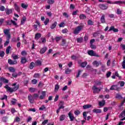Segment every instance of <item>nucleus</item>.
Wrapping results in <instances>:
<instances>
[{"label": "nucleus", "mask_w": 125, "mask_h": 125, "mask_svg": "<svg viewBox=\"0 0 125 125\" xmlns=\"http://www.w3.org/2000/svg\"><path fill=\"white\" fill-rule=\"evenodd\" d=\"M17 84V83H14L12 84V86H15L14 87H10L8 86V84H6L5 86H4V88H5L8 92H10V93H12V92H14L16 91V90H18L19 89V84Z\"/></svg>", "instance_id": "obj_1"}, {"label": "nucleus", "mask_w": 125, "mask_h": 125, "mask_svg": "<svg viewBox=\"0 0 125 125\" xmlns=\"http://www.w3.org/2000/svg\"><path fill=\"white\" fill-rule=\"evenodd\" d=\"M3 32L4 34H5V35H6L7 39V40L4 43V46H7V45H8V43H9V40H10L11 36L10 35V34L9 33V30L5 29L3 30Z\"/></svg>", "instance_id": "obj_2"}, {"label": "nucleus", "mask_w": 125, "mask_h": 125, "mask_svg": "<svg viewBox=\"0 0 125 125\" xmlns=\"http://www.w3.org/2000/svg\"><path fill=\"white\" fill-rule=\"evenodd\" d=\"M83 29V25H80L77 27L73 31V34L74 35H79L80 33V32L82 31Z\"/></svg>", "instance_id": "obj_3"}, {"label": "nucleus", "mask_w": 125, "mask_h": 125, "mask_svg": "<svg viewBox=\"0 0 125 125\" xmlns=\"http://www.w3.org/2000/svg\"><path fill=\"white\" fill-rule=\"evenodd\" d=\"M103 88L102 87H97V86L94 85L92 88L93 90V93H99L100 91H101V89H103Z\"/></svg>", "instance_id": "obj_4"}, {"label": "nucleus", "mask_w": 125, "mask_h": 125, "mask_svg": "<svg viewBox=\"0 0 125 125\" xmlns=\"http://www.w3.org/2000/svg\"><path fill=\"white\" fill-rule=\"evenodd\" d=\"M99 7L102 10H106L108 8V5H107V4H100Z\"/></svg>", "instance_id": "obj_5"}, {"label": "nucleus", "mask_w": 125, "mask_h": 125, "mask_svg": "<svg viewBox=\"0 0 125 125\" xmlns=\"http://www.w3.org/2000/svg\"><path fill=\"white\" fill-rule=\"evenodd\" d=\"M110 90H117V91H120L121 88L118 87V85H113L110 88Z\"/></svg>", "instance_id": "obj_6"}, {"label": "nucleus", "mask_w": 125, "mask_h": 125, "mask_svg": "<svg viewBox=\"0 0 125 125\" xmlns=\"http://www.w3.org/2000/svg\"><path fill=\"white\" fill-rule=\"evenodd\" d=\"M8 63L9 64V65H15L18 62H17V61H12V60L9 59L8 60Z\"/></svg>", "instance_id": "obj_7"}, {"label": "nucleus", "mask_w": 125, "mask_h": 125, "mask_svg": "<svg viewBox=\"0 0 125 125\" xmlns=\"http://www.w3.org/2000/svg\"><path fill=\"white\" fill-rule=\"evenodd\" d=\"M111 31H113L114 33H118L119 29H118V28H115V26H111L108 31L111 32Z\"/></svg>", "instance_id": "obj_8"}, {"label": "nucleus", "mask_w": 125, "mask_h": 125, "mask_svg": "<svg viewBox=\"0 0 125 125\" xmlns=\"http://www.w3.org/2000/svg\"><path fill=\"white\" fill-rule=\"evenodd\" d=\"M28 99L30 102V103H31V104H33V103H34V102H35V99L33 98V96H32V95H29L28 96Z\"/></svg>", "instance_id": "obj_9"}, {"label": "nucleus", "mask_w": 125, "mask_h": 125, "mask_svg": "<svg viewBox=\"0 0 125 125\" xmlns=\"http://www.w3.org/2000/svg\"><path fill=\"white\" fill-rule=\"evenodd\" d=\"M68 116L69 117V119H70L71 122H73V121L75 120V116H74V115H73L72 113L69 112Z\"/></svg>", "instance_id": "obj_10"}, {"label": "nucleus", "mask_w": 125, "mask_h": 125, "mask_svg": "<svg viewBox=\"0 0 125 125\" xmlns=\"http://www.w3.org/2000/svg\"><path fill=\"white\" fill-rule=\"evenodd\" d=\"M5 12L7 15H9V14H11V13H13L12 9L6 8L5 9Z\"/></svg>", "instance_id": "obj_11"}, {"label": "nucleus", "mask_w": 125, "mask_h": 125, "mask_svg": "<svg viewBox=\"0 0 125 125\" xmlns=\"http://www.w3.org/2000/svg\"><path fill=\"white\" fill-rule=\"evenodd\" d=\"M60 105L59 108L61 110V109H64L65 106H64V102L61 101L59 104Z\"/></svg>", "instance_id": "obj_12"}, {"label": "nucleus", "mask_w": 125, "mask_h": 125, "mask_svg": "<svg viewBox=\"0 0 125 125\" xmlns=\"http://www.w3.org/2000/svg\"><path fill=\"white\" fill-rule=\"evenodd\" d=\"M36 64H35V62H31L29 66L28 67V68H29V69L30 70H33V69H34V68H35V66Z\"/></svg>", "instance_id": "obj_13"}, {"label": "nucleus", "mask_w": 125, "mask_h": 125, "mask_svg": "<svg viewBox=\"0 0 125 125\" xmlns=\"http://www.w3.org/2000/svg\"><path fill=\"white\" fill-rule=\"evenodd\" d=\"M46 93V92L44 91H42V95L40 96V99H41V100L43 99L45 97Z\"/></svg>", "instance_id": "obj_14"}, {"label": "nucleus", "mask_w": 125, "mask_h": 125, "mask_svg": "<svg viewBox=\"0 0 125 125\" xmlns=\"http://www.w3.org/2000/svg\"><path fill=\"white\" fill-rule=\"evenodd\" d=\"M46 50H47V47H44L41 49L40 53H41V54H43V53H45V51H46Z\"/></svg>", "instance_id": "obj_15"}, {"label": "nucleus", "mask_w": 125, "mask_h": 125, "mask_svg": "<svg viewBox=\"0 0 125 125\" xmlns=\"http://www.w3.org/2000/svg\"><path fill=\"white\" fill-rule=\"evenodd\" d=\"M40 38H42V34L38 33L35 34V40L38 41Z\"/></svg>", "instance_id": "obj_16"}, {"label": "nucleus", "mask_w": 125, "mask_h": 125, "mask_svg": "<svg viewBox=\"0 0 125 125\" xmlns=\"http://www.w3.org/2000/svg\"><path fill=\"white\" fill-rule=\"evenodd\" d=\"M27 62V59L24 57H22L21 58V64H25Z\"/></svg>", "instance_id": "obj_17"}, {"label": "nucleus", "mask_w": 125, "mask_h": 125, "mask_svg": "<svg viewBox=\"0 0 125 125\" xmlns=\"http://www.w3.org/2000/svg\"><path fill=\"white\" fill-rule=\"evenodd\" d=\"M93 113H96V114H100L102 113L101 109H94L93 110Z\"/></svg>", "instance_id": "obj_18"}, {"label": "nucleus", "mask_w": 125, "mask_h": 125, "mask_svg": "<svg viewBox=\"0 0 125 125\" xmlns=\"http://www.w3.org/2000/svg\"><path fill=\"white\" fill-rule=\"evenodd\" d=\"M0 81H2L4 83H8V82H9L8 80H7L3 77H0Z\"/></svg>", "instance_id": "obj_19"}, {"label": "nucleus", "mask_w": 125, "mask_h": 125, "mask_svg": "<svg viewBox=\"0 0 125 125\" xmlns=\"http://www.w3.org/2000/svg\"><path fill=\"white\" fill-rule=\"evenodd\" d=\"M56 26H57V21H55L52 24V25L50 26V28L52 30H53V29H55L56 28Z\"/></svg>", "instance_id": "obj_20"}, {"label": "nucleus", "mask_w": 125, "mask_h": 125, "mask_svg": "<svg viewBox=\"0 0 125 125\" xmlns=\"http://www.w3.org/2000/svg\"><path fill=\"white\" fill-rule=\"evenodd\" d=\"M92 107V105L91 104H85L83 106V109L85 110L86 109H89V108H91Z\"/></svg>", "instance_id": "obj_21"}, {"label": "nucleus", "mask_w": 125, "mask_h": 125, "mask_svg": "<svg viewBox=\"0 0 125 125\" xmlns=\"http://www.w3.org/2000/svg\"><path fill=\"white\" fill-rule=\"evenodd\" d=\"M8 70L11 73H15L16 71V69L14 67L11 66L8 68Z\"/></svg>", "instance_id": "obj_22"}, {"label": "nucleus", "mask_w": 125, "mask_h": 125, "mask_svg": "<svg viewBox=\"0 0 125 125\" xmlns=\"http://www.w3.org/2000/svg\"><path fill=\"white\" fill-rule=\"evenodd\" d=\"M14 6H15V9L17 11V12H20V7L18 6L17 3L14 4Z\"/></svg>", "instance_id": "obj_23"}, {"label": "nucleus", "mask_w": 125, "mask_h": 125, "mask_svg": "<svg viewBox=\"0 0 125 125\" xmlns=\"http://www.w3.org/2000/svg\"><path fill=\"white\" fill-rule=\"evenodd\" d=\"M101 22L103 23H106V21H105V15H103L102 16L101 18Z\"/></svg>", "instance_id": "obj_24"}, {"label": "nucleus", "mask_w": 125, "mask_h": 125, "mask_svg": "<svg viewBox=\"0 0 125 125\" xmlns=\"http://www.w3.org/2000/svg\"><path fill=\"white\" fill-rule=\"evenodd\" d=\"M35 65L36 66H42V61L38 60L35 62Z\"/></svg>", "instance_id": "obj_25"}, {"label": "nucleus", "mask_w": 125, "mask_h": 125, "mask_svg": "<svg viewBox=\"0 0 125 125\" xmlns=\"http://www.w3.org/2000/svg\"><path fill=\"white\" fill-rule=\"evenodd\" d=\"M81 67L82 68H84L87 65V62H83L81 63Z\"/></svg>", "instance_id": "obj_26"}, {"label": "nucleus", "mask_w": 125, "mask_h": 125, "mask_svg": "<svg viewBox=\"0 0 125 125\" xmlns=\"http://www.w3.org/2000/svg\"><path fill=\"white\" fill-rule=\"evenodd\" d=\"M27 20V18L26 17L24 16L22 17V20L21 21V25H23L25 23V21Z\"/></svg>", "instance_id": "obj_27"}, {"label": "nucleus", "mask_w": 125, "mask_h": 125, "mask_svg": "<svg viewBox=\"0 0 125 125\" xmlns=\"http://www.w3.org/2000/svg\"><path fill=\"white\" fill-rule=\"evenodd\" d=\"M125 116V109L123 111L120 115L119 116V118H124Z\"/></svg>", "instance_id": "obj_28"}, {"label": "nucleus", "mask_w": 125, "mask_h": 125, "mask_svg": "<svg viewBox=\"0 0 125 125\" xmlns=\"http://www.w3.org/2000/svg\"><path fill=\"white\" fill-rule=\"evenodd\" d=\"M79 18H80L81 20H83L86 19V16H85L84 14H81L79 16Z\"/></svg>", "instance_id": "obj_29"}, {"label": "nucleus", "mask_w": 125, "mask_h": 125, "mask_svg": "<svg viewBox=\"0 0 125 125\" xmlns=\"http://www.w3.org/2000/svg\"><path fill=\"white\" fill-rule=\"evenodd\" d=\"M94 85H96V86H97V85L100 86L101 85V82H99V81H94Z\"/></svg>", "instance_id": "obj_30"}, {"label": "nucleus", "mask_w": 125, "mask_h": 125, "mask_svg": "<svg viewBox=\"0 0 125 125\" xmlns=\"http://www.w3.org/2000/svg\"><path fill=\"white\" fill-rule=\"evenodd\" d=\"M5 23L7 24L8 26H11V25H12V20H8L5 21Z\"/></svg>", "instance_id": "obj_31"}, {"label": "nucleus", "mask_w": 125, "mask_h": 125, "mask_svg": "<svg viewBox=\"0 0 125 125\" xmlns=\"http://www.w3.org/2000/svg\"><path fill=\"white\" fill-rule=\"evenodd\" d=\"M65 118H66V116H65V115H62L60 117V121L61 122H62V121H64Z\"/></svg>", "instance_id": "obj_32"}, {"label": "nucleus", "mask_w": 125, "mask_h": 125, "mask_svg": "<svg viewBox=\"0 0 125 125\" xmlns=\"http://www.w3.org/2000/svg\"><path fill=\"white\" fill-rule=\"evenodd\" d=\"M71 72H72V70L70 69L69 68H67L65 71V73L66 75H69V74H71Z\"/></svg>", "instance_id": "obj_33"}, {"label": "nucleus", "mask_w": 125, "mask_h": 125, "mask_svg": "<svg viewBox=\"0 0 125 125\" xmlns=\"http://www.w3.org/2000/svg\"><path fill=\"white\" fill-rule=\"evenodd\" d=\"M16 102H17V100L15 99H12V100L11 101L12 105H15V104H16Z\"/></svg>", "instance_id": "obj_34"}, {"label": "nucleus", "mask_w": 125, "mask_h": 125, "mask_svg": "<svg viewBox=\"0 0 125 125\" xmlns=\"http://www.w3.org/2000/svg\"><path fill=\"white\" fill-rule=\"evenodd\" d=\"M94 53V51L92 50L88 51V54L90 56H93Z\"/></svg>", "instance_id": "obj_35"}, {"label": "nucleus", "mask_w": 125, "mask_h": 125, "mask_svg": "<svg viewBox=\"0 0 125 125\" xmlns=\"http://www.w3.org/2000/svg\"><path fill=\"white\" fill-rule=\"evenodd\" d=\"M87 114H88V112L84 111L83 112V118L84 120H86V117L87 116Z\"/></svg>", "instance_id": "obj_36"}, {"label": "nucleus", "mask_w": 125, "mask_h": 125, "mask_svg": "<svg viewBox=\"0 0 125 125\" xmlns=\"http://www.w3.org/2000/svg\"><path fill=\"white\" fill-rule=\"evenodd\" d=\"M83 37H81L77 39V42H80V43L83 42Z\"/></svg>", "instance_id": "obj_37"}, {"label": "nucleus", "mask_w": 125, "mask_h": 125, "mask_svg": "<svg viewBox=\"0 0 125 125\" xmlns=\"http://www.w3.org/2000/svg\"><path fill=\"white\" fill-rule=\"evenodd\" d=\"M93 65L96 66V67H98L99 66V63L97 61H95L93 62Z\"/></svg>", "instance_id": "obj_38"}, {"label": "nucleus", "mask_w": 125, "mask_h": 125, "mask_svg": "<svg viewBox=\"0 0 125 125\" xmlns=\"http://www.w3.org/2000/svg\"><path fill=\"white\" fill-rule=\"evenodd\" d=\"M10 48H11V46H8L6 49V54H9V50H10Z\"/></svg>", "instance_id": "obj_39"}, {"label": "nucleus", "mask_w": 125, "mask_h": 125, "mask_svg": "<svg viewBox=\"0 0 125 125\" xmlns=\"http://www.w3.org/2000/svg\"><path fill=\"white\" fill-rule=\"evenodd\" d=\"M116 98H117V99H122L123 97H122L121 95H120L119 94H116Z\"/></svg>", "instance_id": "obj_40"}, {"label": "nucleus", "mask_w": 125, "mask_h": 125, "mask_svg": "<svg viewBox=\"0 0 125 125\" xmlns=\"http://www.w3.org/2000/svg\"><path fill=\"white\" fill-rule=\"evenodd\" d=\"M58 89H59V85H58V84H57L55 86V92L58 91Z\"/></svg>", "instance_id": "obj_41"}, {"label": "nucleus", "mask_w": 125, "mask_h": 125, "mask_svg": "<svg viewBox=\"0 0 125 125\" xmlns=\"http://www.w3.org/2000/svg\"><path fill=\"white\" fill-rule=\"evenodd\" d=\"M21 6L22 8H24L25 9H27V7H28V5L25 4L24 3H21Z\"/></svg>", "instance_id": "obj_42"}, {"label": "nucleus", "mask_w": 125, "mask_h": 125, "mask_svg": "<svg viewBox=\"0 0 125 125\" xmlns=\"http://www.w3.org/2000/svg\"><path fill=\"white\" fill-rule=\"evenodd\" d=\"M49 23V19L46 18L45 21H44V25H47Z\"/></svg>", "instance_id": "obj_43"}, {"label": "nucleus", "mask_w": 125, "mask_h": 125, "mask_svg": "<svg viewBox=\"0 0 125 125\" xmlns=\"http://www.w3.org/2000/svg\"><path fill=\"white\" fill-rule=\"evenodd\" d=\"M99 105L100 106V107H103V106L105 105V102H99Z\"/></svg>", "instance_id": "obj_44"}, {"label": "nucleus", "mask_w": 125, "mask_h": 125, "mask_svg": "<svg viewBox=\"0 0 125 125\" xmlns=\"http://www.w3.org/2000/svg\"><path fill=\"white\" fill-rule=\"evenodd\" d=\"M31 83L33 84H37L38 83V80L36 79H33L31 81Z\"/></svg>", "instance_id": "obj_45"}, {"label": "nucleus", "mask_w": 125, "mask_h": 125, "mask_svg": "<svg viewBox=\"0 0 125 125\" xmlns=\"http://www.w3.org/2000/svg\"><path fill=\"white\" fill-rule=\"evenodd\" d=\"M54 3V0H47V3L48 4H53Z\"/></svg>", "instance_id": "obj_46"}, {"label": "nucleus", "mask_w": 125, "mask_h": 125, "mask_svg": "<svg viewBox=\"0 0 125 125\" xmlns=\"http://www.w3.org/2000/svg\"><path fill=\"white\" fill-rule=\"evenodd\" d=\"M21 55L22 56H26V55H27V52H26L25 50L22 51L21 52Z\"/></svg>", "instance_id": "obj_47"}, {"label": "nucleus", "mask_w": 125, "mask_h": 125, "mask_svg": "<svg viewBox=\"0 0 125 125\" xmlns=\"http://www.w3.org/2000/svg\"><path fill=\"white\" fill-rule=\"evenodd\" d=\"M29 91H30V92H31V93H34V92H35V91H36V88L31 87L29 89Z\"/></svg>", "instance_id": "obj_48"}, {"label": "nucleus", "mask_w": 125, "mask_h": 125, "mask_svg": "<svg viewBox=\"0 0 125 125\" xmlns=\"http://www.w3.org/2000/svg\"><path fill=\"white\" fill-rule=\"evenodd\" d=\"M66 44V40L65 39H62V43L61 44L62 46H64Z\"/></svg>", "instance_id": "obj_49"}, {"label": "nucleus", "mask_w": 125, "mask_h": 125, "mask_svg": "<svg viewBox=\"0 0 125 125\" xmlns=\"http://www.w3.org/2000/svg\"><path fill=\"white\" fill-rule=\"evenodd\" d=\"M117 14L118 15H121L122 14V11L120 9H117Z\"/></svg>", "instance_id": "obj_50"}, {"label": "nucleus", "mask_w": 125, "mask_h": 125, "mask_svg": "<svg viewBox=\"0 0 125 125\" xmlns=\"http://www.w3.org/2000/svg\"><path fill=\"white\" fill-rule=\"evenodd\" d=\"M2 121L4 123H6V121H7V117L5 116V117H2Z\"/></svg>", "instance_id": "obj_51"}, {"label": "nucleus", "mask_w": 125, "mask_h": 125, "mask_svg": "<svg viewBox=\"0 0 125 125\" xmlns=\"http://www.w3.org/2000/svg\"><path fill=\"white\" fill-rule=\"evenodd\" d=\"M90 46L92 49H96V45H94L93 44H90Z\"/></svg>", "instance_id": "obj_52"}, {"label": "nucleus", "mask_w": 125, "mask_h": 125, "mask_svg": "<svg viewBox=\"0 0 125 125\" xmlns=\"http://www.w3.org/2000/svg\"><path fill=\"white\" fill-rule=\"evenodd\" d=\"M41 41L42 43H45V42H46V39H45V38H42Z\"/></svg>", "instance_id": "obj_53"}, {"label": "nucleus", "mask_w": 125, "mask_h": 125, "mask_svg": "<svg viewBox=\"0 0 125 125\" xmlns=\"http://www.w3.org/2000/svg\"><path fill=\"white\" fill-rule=\"evenodd\" d=\"M87 23H88V25H90V26H91L92 25H93V22L91 20H89L88 21Z\"/></svg>", "instance_id": "obj_54"}, {"label": "nucleus", "mask_w": 125, "mask_h": 125, "mask_svg": "<svg viewBox=\"0 0 125 125\" xmlns=\"http://www.w3.org/2000/svg\"><path fill=\"white\" fill-rule=\"evenodd\" d=\"M59 27H60V28H62V27H65V23H64L63 22H61L59 24Z\"/></svg>", "instance_id": "obj_55"}, {"label": "nucleus", "mask_w": 125, "mask_h": 125, "mask_svg": "<svg viewBox=\"0 0 125 125\" xmlns=\"http://www.w3.org/2000/svg\"><path fill=\"white\" fill-rule=\"evenodd\" d=\"M12 76L13 77V78H17V77H18V75L17 73H16V72H14V73L12 74Z\"/></svg>", "instance_id": "obj_56"}, {"label": "nucleus", "mask_w": 125, "mask_h": 125, "mask_svg": "<svg viewBox=\"0 0 125 125\" xmlns=\"http://www.w3.org/2000/svg\"><path fill=\"white\" fill-rule=\"evenodd\" d=\"M44 109H45V106H44V105H42L41 107L39 108V110L40 111H43Z\"/></svg>", "instance_id": "obj_57"}, {"label": "nucleus", "mask_w": 125, "mask_h": 125, "mask_svg": "<svg viewBox=\"0 0 125 125\" xmlns=\"http://www.w3.org/2000/svg\"><path fill=\"white\" fill-rule=\"evenodd\" d=\"M63 16H64L65 18H69V15L66 12H64L62 14Z\"/></svg>", "instance_id": "obj_58"}, {"label": "nucleus", "mask_w": 125, "mask_h": 125, "mask_svg": "<svg viewBox=\"0 0 125 125\" xmlns=\"http://www.w3.org/2000/svg\"><path fill=\"white\" fill-rule=\"evenodd\" d=\"M12 24L13 25V26H16V27H18V25H17V23L13 20H12Z\"/></svg>", "instance_id": "obj_59"}, {"label": "nucleus", "mask_w": 125, "mask_h": 125, "mask_svg": "<svg viewBox=\"0 0 125 125\" xmlns=\"http://www.w3.org/2000/svg\"><path fill=\"white\" fill-rule=\"evenodd\" d=\"M119 83H120V86L123 87L125 85V82L124 81H120Z\"/></svg>", "instance_id": "obj_60"}, {"label": "nucleus", "mask_w": 125, "mask_h": 125, "mask_svg": "<svg viewBox=\"0 0 125 125\" xmlns=\"http://www.w3.org/2000/svg\"><path fill=\"white\" fill-rule=\"evenodd\" d=\"M33 78H40V74L36 73L34 75Z\"/></svg>", "instance_id": "obj_61"}, {"label": "nucleus", "mask_w": 125, "mask_h": 125, "mask_svg": "<svg viewBox=\"0 0 125 125\" xmlns=\"http://www.w3.org/2000/svg\"><path fill=\"white\" fill-rule=\"evenodd\" d=\"M48 123V120H44V121L42 123V125H45Z\"/></svg>", "instance_id": "obj_62"}, {"label": "nucleus", "mask_w": 125, "mask_h": 125, "mask_svg": "<svg viewBox=\"0 0 125 125\" xmlns=\"http://www.w3.org/2000/svg\"><path fill=\"white\" fill-rule=\"evenodd\" d=\"M115 3L118 4V3H124L125 4V1H116L115 2Z\"/></svg>", "instance_id": "obj_63"}, {"label": "nucleus", "mask_w": 125, "mask_h": 125, "mask_svg": "<svg viewBox=\"0 0 125 125\" xmlns=\"http://www.w3.org/2000/svg\"><path fill=\"white\" fill-rule=\"evenodd\" d=\"M70 9H75V5L73 4H71L70 6Z\"/></svg>", "instance_id": "obj_64"}]
</instances>
